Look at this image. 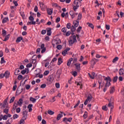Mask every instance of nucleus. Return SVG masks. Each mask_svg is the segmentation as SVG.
I'll list each match as a JSON object with an SVG mask.
<instances>
[{
    "label": "nucleus",
    "instance_id": "nucleus-1",
    "mask_svg": "<svg viewBox=\"0 0 124 124\" xmlns=\"http://www.w3.org/2000/svg\"><path fill=\"white\" fill-rule=\"evenodd\" d=\"M17 104H16V103H14V107L13 108V109H12V114H15V109H16V108H17V107H18V105H19V106H22V104H23V99L20 98L19 99L18 101H17Z\"/></svg>",
    "mask_w": 124,
    "mask_h": 124
},
{
    "label": "nucleus",
    "instance_id": "nucleus-59",
    "mask_svg": "<svg viewBox=\"0 0 124 124\" xmlns=\"http://www.w3.org/2000/svg\"><path fill=\"white\" fill-rule=\"evenodd\" d=\"M16 113H20L21 112V108H18L16 109Z\"/></svg>",
    "mask_w": 124,
    "mask_h": 124
},
{
    "label": "nucleus",
    "instance_id": "nucleus-31",
    "mask_svg": "<svg viewBox=\"0 0 124 124\" xmlns=\"http://www.w3.org/2000/svg\"><path fill=\"white\" fill-rule=\"evenodd\" d=\"M2 35L4 37L6 35V31L4 29H2Z\"/></svg>",
    "mask_w": 124,
    "mask_h": 124
},
{
    "label": "nucleus",
    "instance_id": "nucleus-49",
    "mask_svg": "<svg viewBox=\"0 0 124 124\" xmlns=\"http://www.w3.org/2000/svg\"><path fill=\"white\" fill-rule=\"evenodd\" d=\"M80 104V100H78V103L76 104V105L74 107V108H76L77 107H78L79 106V105Z\"/></svg>",
    "mask_w": 124,
    "mask_h": 124
},
{
    "label": "nucleus",
    "instance_id": "nucleus-5",
    "mask_svg": "<svg viewBox=\"0 0 124 124\" xmlns=\"http://www.w3.org/2000/svg\"><path fill=\"white\" fill-rule=\"evenodd\" d=\"M74 65H75L76 69L77 70V71L80 72V70H81V64L75 63Z\"/></svg>",
    "mask_w": 124,
    "mask_h": 124
},
{
    "label": "nucleus",
    "instance_id": "nucleus-55",
    "mask_svg": "<svg viewBox=\"0 0 124 124\" xmlns=\"http://www.w3.org/2000/svg\"><path fill=\"white\" fill-rule=\"evenodd\" d=\"M71 34V32L70 31H68L66 33V36H69Z\"/></svg>",
    "mask_w": 124,
    "mask_h": 124
},
{
    "label": "nucleus",
    "instance_id": "nucleus-43",
    "mask_svg": "<svg viewBox=\"0 0 124 124\" xmlns=\"http://www.w3.org/2000/svg\"><path fill=\"white\" fill-rule=\"evenodd\" d=\"M62 55H63L64 56H65L66 55V54H67V50H66V49H65L64 51H63L62 52Z\"/></svg>",
    "mask_w": 124,
    "mask_h": 124
},
{
    "label": "nucleus",
    "instance_id": "nucleus-17",
    "mask_svg": "<svg viewBox=\"0 0 124 124\" xmlns=\"http://www.w3.org/2000/svg\"><path fill=\"white\" fill-rule=\"evenodd\" d=\"M39 4H40V6L42 10L45 8V5L44 4V3H43V2H39Z\"/></svg>",
    "mask_w": 124,
    "mask_h": 124
},
{
    "label": "nucleus",
    "instance_id": "nucleus-35",
    "mask_svg": "<svg viewBox=\"0 0 124 124\" xmlns=\"http://www.w3.org/2000/svg\"><path fill=\"white\" fill-rule=\"evenodd\" d=\"M118 61H119V57H116L115 58H114L112 61V62L115 63L116 62H118Z\"/></svg>",
    "mask_w": 124,
    "mask_h": 124
},
{
    "label": "nucleus",
    "instance_id": "nucleus-64",
    "mask_svg": "<svg viewBox=\"0 0 124 124\" xmlns=\"http://www.w3.org/2000/svg\"><path fill=\"white\" fill-rule=\"evenodd\" d=\"M13 3L15 4V6H17L18 5V3L17 1L14 0Z\"/></svg>",
    "mask_w": 124,
    "mask_h": 124
},
{
    "label": "nucleus",
    "instance_id": "nucleus-26",
    "mask_svg": "<svg viewBox=\"0 0 124 124\" xmlns=\"http://www.w3.org/2000/svg\"><path fill=\"white\" fill-rule=\"evenodd\" d=\"M23 91H24V89L22 88L21 91L20 92H19V88H17L16 91V93H18V95H19V94H20V93H22V92H23Z\"/></svg>",
    "mask_w": 124,
    "mask_h": 124
},
{
    "label": "nucleus",
    "instance_id": "nucleus-4",
    "mask_svg": "<svg viewBox=\"0 0 124 124\" xmlns=\"http://www.w3.org/2000/svg\"><path fill=\"white\" fill-rule=\"evenodd\" d=\"M8 101V97H7L3 101V105H2L1 108H5L6 105H7V101Z\"/></svg>",
    "mask_w": 124,
    "mask_h": 124
},
{
    "label": "nucleus",
    "instance_id": "nucleus-7",
    "mask_svg": "<svg viewBox=\"0 0 124 124\" xmlns=\"http://www.w3.org/2000/svg\"><path fill=\"white\" fill-rule=\"evenodd\" d=\"M70 40H69V46H72L75 42L72 40V36H70Z\"/></svg>",
    "mask_w": 124,
    "mask_h": 124
},
{
    "label": "nucleus",
    "instance_id": "nucleus-19",
    "mask_svg": "<svg viewBox=\"0 0 124 124\" xmlns=\"http://www.w3.org/2000/svg\"><path fill=\"white\" fill-rule=\"evenodd\" d=\"M62 62H63L62 59V57H60L58 59V65H61V64L62 63Z\"/></svg>",
    "mask_w": 124,
    "mask_h": 124
},
{
    "label": "nucleus",
    "instance_id": "nucleus-62",
    "mask_svg": "<svg viewBox=\"0 0 124 124\" xmlns=\"http://www.w3.org/2000/svg\"><path fill=\"white\" fill-rule=\"evenodd\" d=\"M106 87H109V86H111V83L110 82H108V83H106V84L105 85Z\"/></svg>",
    "mask_w": 124,
    "mask_h": 124
},
{
    "label": "nucleus",
    "instance_id": "nucleus-18",
    "mask_svg": "<svg viewBox=\"0 0 124 124\" xmlns=\"http://www.w3.org/2000/svg\"><path fill=\"white\" fill-rule=\"evenodd\" d=\"M56 74L57 75V77L58 78H61V75H62V71L58 70L56 73Z\"/></svg>",
    "mask_w": 124,
    "mask_h": 124
},
{
    "label": "nucleus",
    "instance_id": "nucleus-13",
    "mask_svg": "<svg viewBox=\"0 0 124 124\" xmlns=\"http://www.w3.org/2000/svg\"><path fill=\"white\" fill-rule=\"evenodd\" d=\"M47 13L48 15H52L53 14V9H47Z\"/></svg>",
    "mask_w": 124,
    "mask_h": 124
},
{
    "label": "nucleus",
    "instance_id": "nucleus-41",
    "mask_svg": "<svg viewBox=\"0 0 124 124\" xmlns=\"http://www.w3.org/2000/svg\"><path fill=\"white\" fill-rule=\"evenodd\" d=\"M66 28H67V29H68V30H69V29H71V23H68L67 24V25H66Z\"/></svg>",
    "mask_w": 124,
    "mask_h": 124
},
{
    "label": "nucleus",
    "instance_id": "nucleus-50",
    "mask_svg": "<svg viewBox=\"0 0 124 124\" xmlns=\"http://www.w3.org/2000/svg\"><path fill=\"white\" fill-rule=\"evenodd\" d=\"M56 48L58 49V50H62V45H57Z\"/></svg>",
    "mask_w": 124,
    "mask_h": 124
},
{
    "label": "nucleus",
    "instance_id": "nucleus-23",
    "mask_svg": "<svg viewBox=\"0 0 124 124\" xmlns=\"http://www.w3.org/2000/svg\"><path fill=\"white\" fill-rule=\"evenodd\" d=\"M87 25H88V27L90 28H92V30H93L94 29V26H93V24L87 23Z\"/></svg>",
    "mask_w": 124,
    "mask_h": 124
},
{
    "label": "nucleus",
    "instance_id": "nucleus-12",
    "mask_svg": "<svg viewBox=\"0 0 124 124\" xmlns=\"http://www.w3.org/2000/svg\"><path fill=\"white\" fill-rule=\"evenodd\" d=\"M74 27L77 28L79 26V21L78 20H76L73 21Z\"/></svg>",
    "mask_w": 124,
    "mask_h": 124
},
{
    "label": "nucleus",
    "instance_id": "nucleus-2",
    "mask_svg": "<svg viewBox=\"0 0 124 124\" xmlns=\"http://www.w3.org/2000/svg\"><path fill=\"white\" fill-rule=\"evenodd\" d=\"M79 3H81V1L79 0H75L74 1V4L76 5L74 6V11H76V10L79 8Z\"/></svg>",
    "mask_w": 124,
    "mask_h": 124
},
{
    "label": "nucleus",
    "instance_id": "nucleus-61",
    "mask_svg": "<svg viewBox=\"0 0 124 124\" xmlns=\"http://www.w3.org/2000/svg\"><path fill=\"white\" fill-rule=\"evenodd\" d=\"M55 87H56V88H57V89H59V88H60V83H56L55 84Z\"/></svg>",
    "mask_w": 124,
    "mask_h": 124
},
{
    "label": "nucleus",
    "instance_id": "nucleus-56",
    "mask_svg": "<svg viewBox=\"0 0 124 124\" xmlns=\"http://www.w3.org/2000/svg\"><path fill=\"white\" fill-rule=\"evenodd\" d=\"M21 73L22 75H25V73L27 74V71H26V70H23L21 71Z\"/></svg>",
    "mask_w": 124,
    "mask_h": 124
},
{
    "label": "nucleus",
    "instance_id": "nucleus-3",
    "mask_svg": "<svg viewBox=\"0 0 124 124\" xmlns=\"http://www.w3.org/2000/svg\"><path fill=\"white\" fill-rule=\"evenodd\" d=\"M53 81H54V78H53V76H49L47 82V85H51V84L53 83Z\"/></svg>",
    "mask_w": 124,
    "mask_h": 124
},
{
    "label": "nucleus",
    "instance_id": "nucleus-53",
    "mask_svg": "<svg viewBox=\"0 0 124 124\" xmlns=\"http://www.w3.org/2000/svg\"><path fill=\"white\" fill-rule=\"evenodd\" d=\"M40 88L41 89H45L46 88V84H43L41 85Z\"/></svg>",
    "mask_w": 124,
    "mask_h": 124
},
{
    "label": "nucleus",
    "instance_id": "nucleus-15",
    "mask_svg": "<svg viewBox=\"0 0 124 124\" xmlns=\"http://www.w3.org/2000/svg\"><path fill=\"white\" fill-rule=\"evenodd\" d=\"M119 75H123L124 76V70L123 68H121L119 71Z\"/></svg>",
    "mask_w": 124,
    "mask_h": 124
},
{
    "label": "nucleus",
    "instance_id": "nucleus-54",
    "mask_svg": "<svg viewBox=\"0 0 124 124\" xmlns=\"http://www.w3.org/2000/svg\"><path fill=\"white\" fill-rule=\"evenodd\" d=\"M46 31H46V30H43L41 31V34H43V35L46 34Z\"/></svg>",
    "mask_w": 124,
    "mask_h": 124
},
{
    "label": "nucleus",
    "instance_id": "nucleus-63",
    "mask_svg": "<svg viewBox=\"0 0 124 124\" xmlns=\"http://www.w3.org/2000/svg\"><path fill=\"white\" fill-rule=\"evenodd\" d=\"M3 120H7V116L6 115H4L2 117Z\"/></svg>",
    "mask_w": 124,
    "mask_h": 124
},
{
    "label": "nucleus",
    "instance_id": "nucleus-20",
    "mask_svg": "<svg viewBox=\"0 0 124 124\" xmlns=\"http://www.w3.org/2000/svg\"><path fill=\"white\" fill-rule=\"evenodd\" d=\"M73 61V58H71L70 59H69L67 61V66H69L70 64H71V62Z\"/></svg>",
    "mask_w": 124,
    "mask_h": 124
},
{
    "label": "nucleus",
    "instance_id": "nucleus-24",
    "mask_svg": "<svg viewBox=\"0 0 124 124\" xmlns=\"http://www.w3.org/2000/svg\"><path fill=\"white\" fill-rule=\"evenodd\" d=\"M113 83H116L117 82V81H118V76H116L113 77L112 79Z\"/></svg>",
    "mask_w": 124,
    "mask_h": 124
},
{
    "label": "nucleus",
    "instance_id": "nucleus-38",
    "mask_svg": "<svg viewBox=\"0 0 124 124\" xmlns=\"http://www.w3.org/2000/svg\"><path fill=\"white\" fill-rule=\"evenodd\" d=\"M115 92V87H111L110 90V93H113Z\"/></svg>",
    "mask_w": 124,
    "mask_h": 124
},
{
    "label": "nucleus",
    "instance_id": "nucleus-22",
    "mask_svg": "<svg viewBox=\"0 0 124 124\" xmlns=\"http://www.w3.org/2000/svg\"><path fill=\"white\" fill-rule=\"evenodd\" d=\"M4 39L3 41H7L9 39V37H10V34H8L7 35L5 36Z\"/></svg>",
    "mask_w": 124,
    "mask_h": 124
},
{
    "label": "nucleus",
    "instance_id": "nucleus-28",
    "mask_svg": "<svg viewBox=\"0 0 124 124\" xmlns=\"http://www.w3.org/2000/svg\"><path fill=\"white\" fill-rule=\"evenodd\" d=\"M8 112H9V109L5 108L3 109V113H5L6 115H8Z\"/></svg>",
    "mask_w": 124,
    "mask_h": 124
},
{
    "label": "nucleus",
    "instance_id": "nucleus-60",
    "mask_svg": "<svg viewBox=\"0 0 124 124\" xmlns=\"http://www.w3.org/2000/svg\"><path fill=\"white\" fill-rule=\"evenodd\" d=\"M46 51V47H45L44 48H42V50H41L42 54H43V53H45Z\"/></svg>",
    "mask_w": 124,
    "mask_h": 124
},
{
    "label": "nucleus",
    "instance_id": "nucleus-32",
    "mask_svg": "<svg viewBox=\"0 0 124 124\" xmlns=\"http://www.w3.org/2000/svg\"><path fill=\"white\" fill-rule=\"evenodd\" d=\"M83 117L84 119H87L88 118V112L87 111H85Z\"/></svg>",
    "mask_w": 124,
    "mask_h": 124
},
{
    "label": "nucleus",
    "instance_id": "nucleus-8",
    "mask_svg": "<svg viewBox=\"0 0 124 124\" xmlns=\"http://www.w3.org/2000/svg\"><path fill=\"white\" fill-rule=\"evenodd\" d=\"M69 122V123H71V122L72 121V118L70 117L69 118H67L66 117H64V118H63L62 120V122Z\"/></svg>",
    "mask_w": 124,
    "mask_h": 124
},
{
    "label": "nucleus",
    "instance_id": "nucleus-36",
    "mask_svg": "<svg viewBox=\"0 0 124 124\" xmlns=\"http://www.w3.org/2000/svg\"><path fill=\"white\" fill-rule=\"evenodd\" d=\"M29 19L30 20V21L34 22L33 21L34 20V17H33V16H30L29 17Z\"/></svg>",
    "mask_w": 124,
    "mask_h": 124
},
{
    "label": "nucleus",
    "instance_id": "nucleus-16",
    "mask_svg": "<svg viewBox=\"0 0 124 124\" xmlns=\"http://www.w3.org/2000/svg\"><path fill=\"white\" fill-rule=\"evenodd\" d=\"M21 40H23V37L21 36V37H18L17 38L16 42V43H19V42H20L21 41Z\"/></svg>",
    "mask_w": 124,
    "mask_h": 124
},
{
    "label": "nucleus",
    "instance_id": "nucleus-47",
    "mask_svg": "<svg viewBox=\"0 0 124 124\" xmlns=\"http://www.w3.org/2000/svg\"><path fill=\"white\" fill-rule=\"evenodd\" d=\"M20 14L21 16L22 17V19H25V14L24 12H20Z\"/></svg>",
    "mask_w": 124,
    "mask_h": 124
},
{
    "label": "nucleus",
    "instance_id": "nucleus-14",
    "mask_svg": "<svg viewBox=\"0 0 124 124\" xmlns=\"http://www.w3.org/2000/svg\"><path fill=\"white\" fill-rule=\"evenodd\" d=\"M9 21V19H8V17H6L4 18L2 21V24H5V23H7V22H8Z\"/></svg>",
    "mask_w": 124,
    "mask_h": 124
},
{
    "label": "nucleus",
    "instance_id": "nucleus-6",
    "mask_svg": "<svg viewBox=\"0 0 124 124\" xmlns=\"http://www.w3.org/2000/svg\"><path fill=\"white\" fill-rule=\"evenodd\" d=\"M46 30L47 31V35L48 36H51V34H52V29L51 28H47Z\"/></svg>",
    "mask_w": 124,
    "mask_h": 124
},
{
    "label": "nucleus",
    "instance_id": "nucleus-21",
    "mask_svg": "<svg viewBox=\"0 0 124 124\" xmlns=\"http://www.w3.org/2000/svg\"><path fill=\"white\" fill-rule=\"evenodd\" d=\"M35 24H36V22L35 21H28L27 25L29 26V25H35Z\"/></svg>",
    "mask_w": 124,
    "mask_h": 124
},
{
    "label": "nucleus",
    "instance_id": "nucleus-10",
    "mask_svg": "<svg viewBox=\"0 0 124 124\" xmlns=\"http://www.w3.org/2000/svg\"><path fill=\"white\" fill-rule=\"evenodd\" d=\"M105 81H106V83H109V82H112V79H111V78L110 77L108 76L105 78H104Z\"/></svg>",
    "mask_w": 124,
    "mask_h": 124
},
{
    "label": "nucleus",
    "instance_id": "nucleus-27",
    "mask_svg": "<svg viewBox=\"0 0 124 124\" xmlns=\"http://www.w3.org/2000/svg\"><path fill=\"white\" fill-rule=\"evenodd\" d=\"M30 101H32L33 103H34L36 101V99L33 98L32 97H31L30 98Z\"/></svg>",
    "mask_w": 124,
    "mask_h": 124
},
{
    "label": "nucleus",
    "instance_id": "nucleus-48",
    "mask_svg": "<svg viewBox=\"0 0 124 124\" xmlns=\"http://www.w3.org/2000/svg\"><path fill=\"white\" fill-rule=\"evenodd\" d=\"M15 100V97L13 96L10 100V103H12V102H14Z\"/></svg>",
    "mask_w": 124,
    "mask_h": 124
},
{
    "label": "nucleus",
    "instance_id": "nucleus-46",
    "mask_svg": "<svg viewBox=\"0 0 124 124\" xmlns=\"http://www.w3.org/2000/svg\"><path fill=\"white\" fill-rule=\"evenodd\" d=\"M81 30H82V27L79 26L77 30V32H80L81 31Z\"/></svg>",
    "mask_w": 124,
    "mask_h": 124
},
{
    "label": "nucleus",
    "instance_id": "nucleus-25",
    "mask_svg": "<svg viewBox=\"0 0 124 124\" xmlns=\"http://www.w3.org/2000/svg\"><path fill=\"white\" fill-rule=\"evenodd\" d=\"M47 114H48L49 115H54L55 114V112L51 110V109H48L47 111Z\"/></svg>",
    "mask_w": 124,
    "mask_h": 124
},
{
    "label": "nucleus",
    "instance_id": "nucleus-58",
    "mask_svg": "<svg viewBox=\"0 0 124 124\" xmlns=\"http://www.w3.org/2000/svg\"><path fill=\"white\" fill-rule=\"evenodd\" d=\"M109 102L113 103L114 102V98L113 97H111L110 98V100L109 101Z\"/></svg>",
    "mask_w": 124,
    "mask_h": 124
},
{
    "label": "nucleus",
    "instance_id": "nucleus-30",
    "mask_svg": "<svg viewBox=\"0 0 124 124\" xmlns=\"http://www.w3.org/2000/svg\"><path fill=\"white\" fill-rule=\"evenodd\" d=\"M76 28L74 26L72 25L71 27V31H76Z\"/></svg>",
    "mask_w": 124,
    "mask_h": 124
},
{
    "label": "nucleus",
    "instance_id": "nucleus-33",
    "mask_svg": "<svg viewBox=\"0 0 124 124\" xmlns=\"http://www.w3.org/2000/svg\"><path fill=\"white\" fill-rule=\"evenodd\" d=\"M73 38V41H74V42H77V39H76V35H74L73 36H72V38Z\"/></svg>",
    "mask_w": 124,
    "mask_h": 124
},
{
    "label": "nucleus",
    "instance_id": "nucleus-57",
    "mask_svg": "<svg viewBox=\"0 0 124 124\" xmlns=\"http://www.w3.org/2000/svg\"><path fill=\"white\" fill-rule=\"evenodd\" d=\"M32 66V64L31 63H28L26 65V67L29 68V67H31Z\"/></svg>",
    "mask_w": 124,
    "mask_h": 124
},
{
    "label": "nucleus",
    "instance_id": "nucleus-37",
    "mask_svg": "<svg viewBox=\"0 0 124 124\" xmlns=\"http://www.w3.org/2000/svg\"><path fill=\"white\" fill-rule=\"evenodd\" d=\"M13 120L18 119V118H19V115H18V114H15L13 115Z\"/></svg>",
    "mask_w": 124,
    "mask_h": 124
},
{
    "label": "nucleus",
    "instance_id": "nucleus-45",
    "mask_svg": "<svg viewBox=\"0 0 124 124\" xmlns=\"http://www.w3.org/2000/svg\"><path fill=\"white\" fill-rule=\"evenodd\" d=\"M91 65L93 66L95 64V61H94V59H92L91 61Z\"/></svg>",
    "mask_w": 124,
    "mask_h": 124
},
{
    "label": "nucleus",
    "instance_id": "nucleus-44",
    "mask_svg": "<svg viewBox=\"0 0 124 124\" xmlns=\"http://www.w3.org/2000/svg\"><path fill=\"white\" fill-rule=\"evenodd\" d=\"M17 79L19 80V81H21V80L23 79V76H22V75H19L17 77Z\"/></svg>",
    "mask_w": 124,
    "mask_h": 124
},
{
    "label": "nucleus",
    "instance_id": "nucleus-34",
    "mask_svg": "<svg viewBox=\"0 0 124 124\" xmlns=\"http://www.w3.org/2000/svg\"><path fill=\"white\" fill-rule=\"evenodd\" d=\"M108 107H110V110H112L113 108H114V107L112 106V103L109 102L108 104Z\"/></svg>",
    "mask_w": 124,
    "mask_h": 124
},
{
    "label": "nucleus",
    "instance_id": "nucleus-9",
    "mask_svg": "<svg viewBox=\"0 0 124 124\" xmlns=\"http://www.w3.org/2000/svg\"><path fill=\"white\" fill-rule=\"evenodd\" d=\"M60 113L58 114L57 117V121H60V119H62V114H63V112L62 111H60Z\"/></svg>",
    "mask_w": 124,
    "mask_h": 124
},
{
    "label": "nucleus",
    "instance_id": "nucleus-29",
    "mask_svg": "<svg viewBox=\"0 0 124 124\" xmlns=\"http://www.w3.org/2000/svg\"><path fill=\"white\" fill-rule=\"evenodd\" d=\"M32 61H34V63H35V62H36V59H37V56H36V55H34L32 56Z\"/></svg>",
    "mask_w": 124,
    "mask_h": 124
},
{
    "label": "nucleus",
    "instance_id": "nucleus-39",
    "mask_svg": "<svg viewBox=\"0 0 124 124\" xmlns=\"http://www.w3.org/2000/svg\"><path fill=\"white\" fill-rule=\"evenodd\" d=\"M81 19H82V14L79 13L78 16L77 21H78V20H81Z\"/></svg>",
    "mask_w": 124,
    "mask_h": 124
},
{
    "label": "nucleus",
    "instance_id": "nucleus-51",
    "mask_svg": "<svg viewBox=\"0 0 124 124\" xmlns=\"http://www.w3.org/2000/svg\"><path fill=\"white\" fill-rule=\"evenodd\" d=\"M102 110H104V111H107V107H106V106H103L102 107Z\"/></svg>",
    "mask_w": 124,
    "mask_h": 124
},
{
    "label": "nucleus",
    "instance_id": "nucleus-52",
    "mask_svg": "<svg viewBox=\"0 0 124 124\" xmlns=\"http://www.w3.org/2000/svg\"><path fill=\"white\" fill-rule=\"evenodd\" d=\"M61 21V18L60 17H57L56 20V23H59Z\"/></svg>",
    "mask_w": 124,
    "mask_h": 124
},
{
    "label": "nucleus",
    "instance_id": "nucleus-42",
    "mask_svg": "<svg viewBox=\"0 0 124 124\" xmlns=\"http://www.w3.org/2000/svg\"><path fill=\"white\" fill-rule=\"evenodd\" d=\"M93 98V96H92L91 94H90V96H88L87 97V98L86 99V100L87 101H89V100H91V99Z\"/></svg>",
    "mask_w": 124,
    "mask_h": 124
},
{
    "label": "nucleus",
    "instance_id": "nucleus-11",
    "mask_svg": "<svg viewBox=\"0 0 124 124\" xmlns=\"http://www.w3.org/2000/svg\"><path fill=\"white\" fill-rule=\"evenodd\" d=\"M4 75H5V78L7 79L10 75V72H9L8 71H6Z\"/></svg>",
    "mask_w": 124,
    "mask_h": 124
},
{
    "label": "nucleus",
    "instance_id": "nucleus-40",
    "mask_svg": "<svg viewBox=\"0 0 124 124\" xmlns=\"http://www.w3.org/2000/svg\"><path fill=\"white\" fill-rule=\"evenodd\" d=\"M6 62L4 60V58L2 57L1 58V61H0V63L1 64H2V63H5Z\"/></svg>",
    "mask_w": 124,
    "mask_h": 124
}]
</instances>
